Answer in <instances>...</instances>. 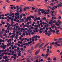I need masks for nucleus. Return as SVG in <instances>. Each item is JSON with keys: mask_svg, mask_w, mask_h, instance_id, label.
Masks as SVG:
<instances>
[{"mask_svg": "<svg viewBox=\"0 0 62 62\" xmlns=\"http://www.w3.org/2000/svg\"><path fill=\"white\" fill-rule=\"evenodd\" d=\"M7 26H10V24H9V23H8L7 24Z\"/></svg>", "mask_w": 62, "mask_h": 62, "instance_id": "a18cd8bd", "label": "nucleus"}, {"mask_svg": "<svg viewBox=\"0 0 62 62\" xmlns=\"http://www.w3.org/2000/svg\"><path fill=\"white\" fill-rule=\"evenodd\" d=\"M39 32H40V34H41V33H42V31H39Z\"/></svg>", "mask_w": 62, "mask_h": 62, "instance_id": "e2e57ef3", "label": "nucleus"}, {"mask_svg": "<svg viewBox=\"0 0 62 62\" xmlns=\"http://www.w3.org/2000/svg\"><path fill=\"white\" fill-rule=\"evenodd\" d=\"M58 18L59 19H61V16H59V17Z\"/></svg>", "mask_w": 62, "mask_h": 62, "instance_id": "de8ad7c7", "label": "nucleus"}, {"mask_svg": "<svg viewBox=\"0 0 62 62\" xmlns=\"http://www.w3.org/2000/svg\"><path fill=\"white\" fill-rule=\"evenodd\" d=\"M5 32L6 33H9V28H8L7 29V30H6L5 31Z\"/></svg>", "mask_w": 62, "mask_h": 62, "instance_id": "7ed1b4c3", "label": "nucleus"}, {"mask_svg": "<svg viewBox=\"0 0 62 62\" xmlns=\"http://www.w3.org/2000/svg\"><path fill=\"white\" fill-rule=\"evenodd\" d=\"M16 28L18 29V28H19V26L18 25L16 26Z\"/></svg>", "mask_w": 62, "mask_h": 62, "instance_id": "5fc2aeb1", "label": "nucleus"}, {"mask_svg": "<svg viewBox=\"0 0 62 62\" xmlns=\"http://www.w3.org/2000/svg\"><path fill=\"white\" fill-rule=\"evenodd\" d=\"M19 14H20V13H18L17 14V16H19Z\"/></svg>", "mask_w": 62, "mask_h": 62, "instance_id": "603ef678", "label": "nucleus"}, {"mask_svg": "<svg viewBox=\"0 0 62 62\" xmlns=\"http://www.w3.org/2000/svg\"><path fill=\"white\" fill-rule=\"evenodd\" d=\"M47 8H52V7H51L50 6H48L47 7Z\"/></svg>", "mask_w": 62, "mask_h": 62, "instance_id": "5701e85b", "label": "nucleus"}, {"mask_svg": "<svg viewBox=\"0 0 62 62\" xmlns=\"http://www.w3.org/2000/svg\"><path fill=\"white\" fill-rule=\"evenodd\" d=\"M57 11H54V14H55V15H56V12H57Z\"/></svg>", "mask_w": 62, "mask_h": 62, "instance_id": "a19ab883", "label": "nucleus"}, {"mask_svg": "<svg viewBox=\"0 0 62 62\" xmlns=\"http://www.w3.org/2000/svg\"><path fill=\"white\" fill-rule=\"evenodd\" d=\"M47 60H51V58H48V59Z\"/></svg>", "mask_w": 62, "mask_h": 62, "instance_id": "13d9d810", "label": "nucleus"}, {"mask_svg": "<svg viewBox=\"0 0 62 62\" xmlns=\"http://www.w3.org/2000/svg\"><path fill=\"white\" fill-rule=\"evenodd\" d=\"M36 38H38V36L37 35H36V37H33L32 38V39H34Z\"/></svg>", "mask_w": 62, "mask_h": 62, "instance_id": "f3484780", "label": "nucleus"}, {"mask_svg": "<svg viewBox=\"0 0 62 62\" xmlns=\"http://www.w3.org/2000/svg\"><path fill=\"white\" fill-rule=\"evenodd\" d=\"M19 18H20V17L19 16H18L17 17L16 16L15 17V19H19Z\"/></svg>", "mask_w": 62, "mask_h": 62, "instance_id": "dca6fc26", "label": "nucleus"}, {"mask_svg": "<svg viewBox=\"0 0 62 62\" xmlns=\"http://www.w3.org/2000/svg\"><path fill=\"white\" fill-rule=\"evenodd\" d=\"M46 50V48H45L44 49H43V51H45V50Z\"/></svg>", "mask_w": 62, "mask_h": 62, "instance_id": "c03bdc74", "label": "nucleus"}, {"mask_svg": "<svg viewBox=\"0 0 62 62\" xmlns=\"http://www.w3.org/2000/svg\"><path fill=\"white\" fill-rule=\"evenodd\" d=\"M50 5H51V6H54V4L53 3H52L50 4Z\"/></svg>", "mask_w": 62, "mask_h": 62, "instance_id": "774afa93", "label": "nucleus"}, {"mask_svg": "<svg viewBox=\"0 0 62 62\" xmlns=\"http://www.w3.org/2000/svg\"><path fill=\"white\" fill-rule=\"evenodd\" d=\"M22 17H23V14H21L20 15V19H21L22 18Z\"/></svg>", "mask_w": 62, "mask_h": 62, "instance_id": "4be33fe9", "label": "nucleus"}, {"mask_svg": "<svg viewBox=\"0 0 62 62\" xmlns=\"http://www.w3.org/2000/svg\"><path fill=\"white\" fill-rule=\"evenodd\" d=\"M3 32L2 31H1L0 32V35H2L3 34Z\"/></svg>", "mask_w": 62, "mask_h": 62, "instance_id": "6ab92c4d", "label": "nucleus"}, {"mask_svg": "<svg viewBox=\"0 0 62 62\" xmlns=\"http://www.w3.org/2000/svg\"><path fill=\"white\" fill-rule=\"evenodd\" d=\"M49 23L50 24L53 23V21L52 20H51L50 22H49Z\"/></svg>", "mask_w": 62, "mask_h": 62, "instance_id": "9d476101", "label": "nucleus"}, {"mask_svg": "<svg viewBox=\"0 0 62 62\" xmlns=\"http://www.w3.org/2000/svg\"><path fill=\"white\" fill-rule=\"evenodd\" d=\"M40 43H39L38 44L36 45L35 47V48H37V47H38V46H39V45L40 44Z\"/></svg>", "mask_w": 62, "mask_h": 62, "instance_id": "f03ea898", "label": "nucleus"}, {"mask_svg": "<svg viewBox=\"0 0 62 62\" xmlns=\"http://www.w3.org/2000/svg\"><path fill=\"white\" fill-rule=\"evenodd\" d=\"M27 19H28L29 21H30L31 20V18H30L29 17H27Z\"/></svg>", "mask_w": 62, "mask_h": 62, "instance_id": "f8f14e48", "label": "nucleus"}, {"mask_svg": "<svg viewBox=\"0 0 62 62\" xmlns=\"http://www.w3.org/2000/svg\"><path fill=\"white\" fill-rule=\"evenodd\" d=\"M61 6V4H59L58 5V7H60Z\"/></svg>", "mask_w": 62, "mask_h": 62, "instance_id": "412c9836", "label": "nucleus"}, {"mask_svg": "<svg viewBox=\"0 0 62 62\" xmlns=\"http://www.w3.org/2000/svg\"><path fill=\"white\" fill-rule=\"evenodd\" d=\"M25 14H26V15H28V14L27 13V12H25Z\"/></svg>", "mask_w": 62, "mask_h": 62, "instance_id": "49530a36", "label": "nucleus"}, {"mask_svg": "<svg viewBox=\"0 0 62 62\" xmlns=\"http://www.w3.org/2000/svg\"><path fill=\"white\" fill-rule=\"evenodd\" d=\"M31 60H32V61H33V58H31Z\"/></svg>", "mask_w": 62, "mask_h": 62, "instance_id": "bf43d9fd", "label": "nucleus"}, {"mask_svg": "<svg viewBox=\"0 0 62 62\" xmlns=\"http://www.w3.org/2000/svg\"><path fill=\"white\" fill-rule=\"evenodd\" d=\"M12 34L13 35H15V36L16 35V34L15 33H12Z\"/></svg>", "mask_w": 62, "mask_h": 62, "instance_id": "4c0bfd02", "label": "nucleus"}, {"mask_svg": "<svg viewBox=\"0 0 62 62\" xmlns=\"http://www.w3.org/2000/svg\"><path fill=\"white\" fill-rule=\"evenodd\" d=\"M20 20L21 22H23V20L22 19H21Z\"/></svg>", "mask_w": 62, "mask_h": 62, "instance_id": "6e6d98bb", "label": "nucleus"}, {"mask_svg": "<svg viewBox=\"0 0 62 62\" xmlns=\"http://www.w3.org/2000/svg\"><path fill=\"white\" fill-rule=\"evenodd\" d=\"M39 21H40V23H42V20L41 19Z\"/></svg>", "mask_w": 62, "mask_h": 62, "instance_id": "37998d69", "label": "nucleus"}, {"mask_svg": "<svg viewBox=\"0 0 62 62\" xmlns=\"http://www.w3.org/2000/svg\"><path fill=\"white\" fill-rule=\"evenodd\" d=\"M52 28L53 29L54 28V26H52Z\"/></svg>", "mask_w": 62, "mask_h": 62, "instance_id": "680f3d73", "label": "nucleus"}, {"mask_svg": "<svg viewBox=\"0 0 62 62\" xmlns=\"http://www.w3.org/2000/svg\"><path fill=\"white\" fill-rule=\"evenodd\" d=\"M39 52H40V50H39L37 51L35 53V54H36V55H37V54H38V53H39Z\"/></svg>", "mask_w": 62, "mask_h": 62, "instance_id": "20e7f679", "label": "nucleus"}, {"mask_svg": "<svg viewBox=\"0 0 62 62\" xmlns=\"http://www.w3.org/2000/svg\"><path fill=\"white\" fill-rule=\"evenodd\" d=\"M9 30H13V28L12 27H10V28H9Z\"/></svg>", "mask_w": 62, "mask_h": 62, "instance_id": "a211bd4d", "label": "nucleus"}, {"mask_svg": "<svg viewBox=\"0 0 62 62\" xmlns=\"http://www.w3.org/2000/svg\"><path fill=\"white\" fill-rule=\"evenodd\" d=\"M39 55H37L36 57V58H37V59H38V58H39Z\"/></svg>", "mask_w": 62, "mask_h": 62, "instance_id": "2eb2a0df", "label": "nucleus"}, {"mask_svg": "<svg viewBox=\"0 0 62 62\" xmlns=\"http://www.w3.org/2000/svg\"><path fill=\"white\" fill-rule=\"evenodd\" d=\"M49 44V43H47V44H46V45L44 46V47H43V49H44V48H45V47H46V46H47V45H48V44Z\"/></svg>", "mask_w": 62, "mask_h": 62, "instance_id": "39448f33", "label": "nucleus"}, {"mask_svg": "<svg viewBox=\"0 0 62 62\" xmlns=\"http://www.w3.org/2000/svg\"><path fill=\"white\" fill-rule=\"evenodd\" d=\"M17 54L18 55V56H21V54L20 53V54H19V53H18Z\"/></svg>", "mask_w": 62, "mask_h": 62, "instance_id": "473e14b6", "label": "nucleus"}, {"mask_svg": "<svg viewBox=\"0 0 62 62\" xmlns=\"http://www.w3.org/2000/svg\"><path fill=\"white\" fill-rule=\"evenodd\" d=\"M27 62H31V61H29V60H27Z\"/></svg>", "mask_w": 62, "mask_h": 62, "instance_id": "8fccbe9b", "label": "nucleus"}, {"mask_svg": "<svg viewBox=\"0 0 62 62\" xmlns=\"http://www.w3.org/2000/svg\"><path fill=\"white\" fill-rule=\"evenodd\" d=\"M22 10H23L22 9H21L20 10V12H22Z\"/></svg>", "mask_w": 62, "mask_h": 62, "instance_id": "864d4df0", "label": "nucleus"}, {"mask_svg": "<svg viewBox=\"0 0 62 62\" xmlns=\"http://www.w3.org/2000/svg\"><path fill=\"white\" fill-rule=\"evenodd\" d=\"M17 8V10H19V8L18 6H17L16 7Z\"/></svg>", "mask_w": 62, "mask_h": 62, "instance_id": "c85d7f7f", "label": "nucleus"}, {"mask_svg": "<svg viewBox=\"0 0 62 62\" xmlns=\"http://www.w3.org/2000/svg\"><path fill=\"white\" fill-rule=\"evenodd\" d=\"M26 59V58H24L21 60H20V61H22V60H25V59Z\"/></svg>", "mask_w": 62, "mask_h": 62, "instance_id": "cd10ccee", "label": "nucleus"}, {"mask_svg": "<svg viewBox=\"0 0 62 62\" xmlns=\"http://www.w3.org/2000/svg\"><path fill=\"white\" fill-rule=\"evenodd\" d=\"M51 34H52V33H48V36H50V35H51Z\"/></svg>", "mask_w": 62, "mask_h": 62, "instance_id": "a878e982", "label": "nucleus"}, {"mask_svg": "<svg viewBox=\"0 0 62 62\" xmlns=\"http://www.w3.org/2000/svg\"><path fill=\"white\" fill-rule=\"evenodd\" d=\"M56 21L54 20V21L53 22V23H56Z\"/></svg>", "mask_w": 62, "mask_h": 62, "instance_id": "2f4dec72", "label": "nucleus"}, {"mask_svg": "<svg viewBox=\"0 0 62 62\" xmlns=\"http://www.w3.org/2000/svg\"><path fill=\"white\" fill-rule=\"evenodd\" d=\"M26 27H28V28H29L30 27L28 25H26Z\"/></svg>", "mask_w": 62, "mask_h": 62, "instance_id": "bb28decb", "label": "nucleus"}, {"mask_svg": "<svg viewBox=\"0 0 62 62\" xmlns=\"http://www.w3.org/2000/svg\"><path fill=\"white\" fill-rule=\"evenodd\" d=\"M58 23L59 24H60V23H61V22L60 21L59 22H58Z\"/></svg>", "mask_w": 62, "mask_h": 62, "instance_id": "3c124183", "label": "nucleus"}, {"mask_svg": "<svg viewBox=\"0 0 62 62\" xmlns=\"http://www.w3.org/2000/svg\"><path fill=\"white\" fill-rule=\"evenodd\" d=\"M9 57L8 56V57H7V55H6L5 56V59H7V57H8H8Z\"/></svg>", "mask_w": 62, "mask_h": 62, "instance_id": "f704fd0d", "label": "nucleus"}, {"mask_svg": "<svg viewBox=\"0 0 62 62\" xmlns=\"http://www.w3.org/2000/svg\"><path fill=\"white\" fill-rule=\"evenodd\" d=\"M52 31L53 32V34H54V33H55V31L54 30H53Z\"/></svg>", "mask_w": 62, "mask_h": 62, "instance_id": "7c9ffc66", "label": "nucleus"}, {"mask_svg": "<svg viewBox=\"0 0 62 62\" xmlns=\"http://www.w3.org/2000/svg\"><path fill=\"white\" fill-rule=\"evenodd\" d=\"M3 59H5V56H3Z\"/></svg>", "mask_w": 62, "mask_h": 62, "instance_id": "052dcab7", "label": "nucleus"}, {"mask_svg": "<svg viewBox=\"0 0 62 62\" xmlns=\"http://www.w3.org/2000/svg\"><path fill=\"white\" fill-rule=\"evenodd\" d=\"M35 9V8H34V7H32V10H34Z\"/></svg>", "mask_w": 62, "mask_h": 62, "instance_id": "c756f323", "label": "nucleus"}, {"mask_svg": "<svg viewBox=\"0 0 62 62\" xmlns=\"http://www.w3.org/2000/svg\"><path fill=\"white\" fill-rule=\"evenodd\" d=\"M14 48H17V46H16L15 45H14Z\"/></svg>", "mask_w": 62, "mask_h": 62, "instance_id": "e433bc0d", "label": "nucleus"}, {"mask_svg": "<svg viewBox=\"0 0 62 62\" xmlns=\"http://www.w3.org/2000/svg\"><path fill=\"white\" fill-rule=\"evenodd\" d=\"M50 50L49 49H47V54H49V53H52V51H49Z\"/></svg>", "mask_w": 62, "mask_h": 62, "instance_id": "f257e3e1", "label": "nucleus"}, {"mask_svg": "<svg viewBox=\"0 0 62 62\" xmlns=\"http://www.w3.org/2000/svg\"><path fill=\"white\" fill-rule=\"evenodd\" d=\"M10 26L13 27V26H14V25L13 24H11Z\"/></svg>", "mask_w": 62, "mask_h": 62, "instance_id": "09e8293b", "label": "nucleus"}, {"mask_svg": "<svg viewBox=\"0 0 62 62\" xmlns=\"http://www.w3.org/2000/svg\"><path fill=\"white\" fill-rule=\"evenodd\" d=\"M43 10V9H39L38 10V11L39 12H40V11H42Z\"/></svg>", "mask_w": 62, "mask_h": 62, "instance_id": "9b49d317", "label": "nucleus"}, {"mask_svg": "<svg viewBox=\"0 0 62 62\" xmlns=\"http://www.w3.org/2000/svg\"><path fill=\"white\" fill-rule=\"evenodd\" d=\"M29 17L31 19V18H32V16H30Z\"/></svg>", "mask_w": 62, "mask_h": 62, "instance_id": "338daca9", "label": "nucleus"}, {"mask_svg": "<svg viewBox=\"0 0 62 62\" xmlns=\"http://www.w3.org/2000/svg\"><path fill=\"white\" fill-rule=\"evenodd\" d=\"M44 55L45 56L47 57V56H48V55H49V54L47 53L46 55Z\"/></svg>", "mask_w": 62, "mask_h": 62, "instance_id": "b1692460", "label": "nucleus"}, {"mask_svg": "<svg viewBox=\"0 0 62 62\" xmlns=\"http://www.w3.org/2000/svg\"><path fill=\"white\" fill-rule=\"evenodd\" d=\"M27 25H29V23L27 22Z\"/></svg>", "mask_w": 62, "mask_h": 62, "instance_id": "0e129e2a", "label": "nucleus"}, {"mask_svg": "<svg viewBox=\"0 0 62 62\" xmlns=\"http://www.w3.org/2000/svg\"><path fill=\"white\" fill-rule=\"evenodd\" d=\"M24 38H23L21 39V41H23V40H24Z\"/></svg>", "mask_w": 62, "mask_h": 62, "instance_id": "58836bf2", "label": "nucleus"}, {"mask_svg": "<svg viewBox=\"0 0 62 62\" xmlns=\"http://www.w3.org/2000/svg\"><path fill=\"white\" fill-rule=\"evenodd\" d=\"M46 18L45 17H44L42 19V20H46Z\"/></svg>", "mask_w": 62, "mask_h": 62, "instance_id": "aec40b11", "label": "nucleus"}, {"mask_svg": "<svg viewBox=\"0 0 62 62\" xmlns=\"http://www.w3.org/2000/svg\"><path fill=\"white\" fill-rule=\"evenodd\" d=\"M33 48H34V47H33V46H32L31 47V50H33Z\"/></svg>", "mask_w": 62, "mask_h": 62, "instance_id": "c9c22d12", "label": "nucleus"}, {"mask_svg": "<svg viewBox=\"0 0 62 62\" xmlns=\"http://www.w3.org/2000/svg\"><path fill=\"white\" fill-rule=\"evenodd\" d=\"M41 13L42 14H44V12H45V10L43 9V10L42 11Z\"/></svg>", "mask_w": 62, "mask_h": 62, "instance_id": "1a4fd4ad", "label": "nucleus"}, {"mask_svg": "<svg viewBox=\"0 0 62 62\" xmlns=\"http://www.w3.org/2000/svg\"><path fill=\"white\" fill-rule=\"evenodd\" d=\"M41 19H40V17H39L36 18V20L37 21H39V20Z\"/></svg>", "mask_w": 62, "mask_h": 62, "instance_id": "6e6552de", "label": "nucleus"}, {"mask_svg": "<svg viewBox=\"0 0 62 62\" xmlns=\"http://www.w3.org/2000/svg\"><path fill=\"white\" fill-rule=\"evenodd\" d=\"M6 55H7V54H8V53L7 52H5L4 53Z\"/></svg>", "mask_w": 62, "mask_h": 62, "instance_id": "4d7b16f0", "label": "nucleus"}, {"mask_svg": "<svg viewBox=\"0 0 62 62\" xmlns=\"http://www.w3.org/2000/svg\"><path fill=\"white\" fill-rule=\"evenodd\" d=\"M27 52V53H32V51L31 50H28Z\"/></svg>", "mask_w": 62, "mask_h": 62, "instance_id": "423d86ee", "label": "nucleus"}, {"mask_svg": "<svg viewBox=\"0 0 62 62\" xmlns=\"http://www.w3.org/2000/svg\"><path fill=\"white\" fill-rule=\"evenodd\" d=\"M48 32H46L45 33V34L46 35H48Z\"/></svg>", "mask_w": 62, "mask_h": 62, "instance_id": "69168bd1", "label": "nucleus"}, {"mask_svg": "<svg viewBox=\"0 0 62 62\" xmlns=\"http://www.w3.org/2000/svg\"><path fill=\"white\" fill-rule=\"evenodd\" d=\"M12 16V13H11L10 14L9 16Z\"/></svg>", "mask_w": 62, "mask_h": 62, "instance_id": "ea45409f", "label": "nucleus"}, {"mask_svg": "<svg viewBox=\"0 0 62 62\" xmlns=\"http://www.w3.org/2000/svg\"><path fill=\"white\" fill-rule=\"evenodd\" d=\"M44 44V43H43L41 45H40V46H39V48H40V47H41Z\"/></svg>", "mask_w": 62, "mask_h": 62, "instance_id": "0eeeda50", "label": "nucleus"}, {"mask_svg": "<svg viewBox=\"0 0 62 62\" xmlns=\"http://www.w3.org/2000/svg\"><path fill=\"white\" fill-rule=\"evenodd\" d=\"M16 54H14V56H15V57H16Z\"/></svg>", "mask_w": 62, "mask_h": 62, "instance_id": "79ce46f5", "label": "nucleus"}, {"mask_svg": "<svg viewBox=\"0 0 62 62\" xmlns=\"http://www.w3.org/2000/svg\"><path fill=\"white\" fill-rule=\"evenodd\" d=\"M6 2H7V3H9L10 2V1L8 0H6Z\"/></svg>", "mask_w": 62, "mask_h": 62, "instance_id": "72a5a7b5", "label": "nucleus"}, {"mask_svg": "<svg viewBox=\"0 0 62 62\" xmlns=\"http://www.w3.org/2000/svg\"><path fill=\"white\" fill-rule=\"evenodd\" d=\"M3 36H5L6 38H7V34L6 33L4 34Z\"/></svg>", "mask_w": 62, "mask_h": 62, "instance_id": "4468645a", "label": "nucleus"}, {"mask_svg": "<svg viewBox=\"0 0 62 62\" xmlns=\"http://www.w3.org/2000/svg\"><path fill=\"white\" fill-rule=\"evenodd\" d=\"M53 8L54 9H55V8H57V6H54L53 7Z\"/></svg>", "mask_w": 62, "mask_h": 62, "instance_id": "ddd939ff", "label": "nucleus"}, {"mask_svg": "<svg viewBox=\"0 0 62 62\" xmlns=\"http://www.w3.org/2000/svg\"><path fill=\"white\" fill-rule=\"evenodd\" d=\"M58 44V43H57V41L55 42V45H57Z\"/></svg>", "mask_w": 62, "mask_h": 62, "instance_id": "393cba45", "label": "nucleus"}]
</instances>
